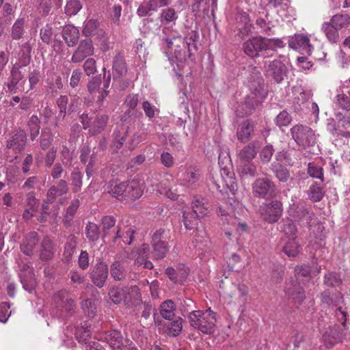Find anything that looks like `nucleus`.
Wrapping results in <instances>:
<instances>
[{"label":"nucleus","mask_w":350,"mask_h":350,"mask_svg":"<svg viewBox=\"0 0 350 350\" xmlns=\"http://www.w3.org/2000/svg\"><path fill=\"white\" fill-rule=\"evenodd\" d=\"M258 152V142L252 141L244 146L239 152L238 157L240 161H252Z\"/></svg>","instance_id":"nucleus-28"},{"label":"nucleus","mask_w":350,"mask_h":350,"mask_svg":"<svg viewBox=\"0 0 350 350\" xmlns=\"http://www.w3.org/2000/svg\"><path fill=\"white\" fill-rule=\"evenodd\" d=\"M142 105L146 116L150 120L155 118L157 115H159L160 112L159 109L149 101L144 100Z\"/></svg>","instance_id":"nucleus-64"},{"label":"nucleus","mask_w":350,"mask_h":350,"mask_svg":"<svg viewBox=\"0 0 350 350\" xmlns=\"http://www.w3.org/2000/svg\"><path fill=\"white\" fill-rule=\"evenodd\" d=\"M69 191L68 183L65 179H58L56 185H51L46 192L48 201L55 202L57 196H62Z\"/></svg>","instance_id":"nucleus-22"},{"label":"nucleus","mask_w":350,"mask_h":350,"mask_svg":"<svg viewBox=\"0 0 350 350\" xmlns=\"http://www.w3.org/2000/svg\"><path fill=\"white\" fill-rule=\"evenodd\" d=\"M25 18H19L16 20L12 27L11 37L12 40H18L22 38L25 33Z\"/></svg>","instance_id":"nucleus-45"},{"label":"nucleus","mask_w":350,"mask_h":350,"mask_svg":"<svg viewBox=\"0 0 350 350\" xmlns=\"http://www.w3.org/2000/svg\"><path fill=\"white\" fill-rule=\"evenodd\" d=\"M265 68L267 76L271 77L277 83L284 80V77L287 72L285 64L278 59L265 62Z\"/></svg>","instance_id":"nucleus-13"},{"label":"nucleus","mask_w":350,"mask_h":350,"mask_svg":"<svg viewBox=\"0 0 350 350\" xmlns=\"http://www.w3.org/2000/svg\"><path fill=\"white\" fill-rule=\"evenodd\" d=\"M109 296L115 304H119L124 300L127 305H129V304H133L132 298L137 300L140 297V291L137 286L123 288L113 286L109 291Z\"/></svg>","instance_id":"nucleus-9"},{"label":"nucleus","mask_w":350,"mask_h":350,"mask_svg":"<svg viewBox=\"0 0 350 350\" xmlns=\"http://www.w3.org/2000/svg\"><path fill=\"white\" fill-rule=\"evenodd\" d=\"M83 178V174L79 169L77 168L72 171L70 175V181L72 193H76L81 190Z\"/></svg>","instance_id":"nucleus-42"},{"label":"nucleus","mask_w":350,"mask_h":350,"mask_svg":"<svg viewBox=\"0 0 350 350\" xmlns=\"http://www.w3.org/2000/svg\"><path fill=\"white\" fill-rule=\"evenodd\" d=\"M249 87L250 94L246 96L236 107L235 112L238 116L244 117L253 114L256 107L267 97V92L264 89V80L256 68H253L252 77L249 80Z\"/></svg>","instance_id":"nucleus-1"},{"label":"nucleus","mask_w":350,"mask_h":350,"mask_svg":"<svg viewBox=\"0 0 350 350\" xmlns=\"http://www.w3.org/2000/svg\"><path fill=\"white\" fill-rule=\"evenodd\" d=\"M324 284L330 287L338 286L342 284L340 275L336 272H328L324 275Z\"/></svg>","instance_id":"nucleus-59"},{"label":"nucleus","mask_w":350,"mask_h":350,"mask_svg":"<svg viewBox=\"0 0 350 350\" xmlns=\"http://www.w3.org/2000/svg\"><path fill=\"white\" fill-rule=\"evenodd\" d=\"M41 121L37 115L30 116L27 122V131L31 141H34L38 136L41 129Z\"/></svg>","instance_id":"nucleus-36"},{"label":"nucleus","mask_w":350,"mask_h":350,"mask_svg":"<svg viewBox=\"0 0 350 350\" xmlns=\"http://www.w3.org/2000/svg\"><path fill=\"white\" fill-rule=\"evenodd\" d=\"M204 200L203 198L199 197H194L193 200L191 202V213H193L194 215L200 218L204 217L208 213V207L205 205Z\"/></svg>","instance_id":"nucleus-39"},{"label":"nucleus","mask_w":350,"mask_h":350,"mask_svg":"<svg viewBox=\"0 0 350 350\" xmlns=\"http://www.w3.org/2000/svg\"><path fill=\"white\" fill-rule=\"evenodd\" d=\"M60 160L61 163H62L66 167H70L73 165L72 152L66 146H63L60 151Z\"/></svg>","instance_id":"nucleus-60"},{"label":"nucleus","mask_w":350,"mask_h":350,"mask_svg":"<svg viewBox=\"0 0 350 350\" xmlns=\"http://www.w3.org/2000/svg\"><path fill=\"white\" fill-rule=\"evenodd\" d=\"M184 39L187 47L189 58L191 59L198 49L197 42L199 40V33L196 29L188 31Z\"/></svg>","instance_id":"nucleus-32"},{"label":"nucleus","mask_w":350,"mask_h":350,"mask_svg":"<svg viewBox=\"0 0 350 350\" xmlns=\"http://www.w3.org/2000/svg\"><path fill=\"white\" fill-rule=\"evenodd\" d=\"M83 129H89V134L94 136L101 133L105 129L109 120V116L106 114L88 113L83 112L79 116Z\"/></svg>","instance_id":"nucleus-4"},{"label":"nucleus","mask_w":350,"mask_h":350,"mask_svg":"<svg viewBox=\"0 0 350 350\" xmlns=\"http://www.w3.org/2000/svg\"><path fill=\"white\" fill-rule=\"evenodd\" d=\"M237 172L242 178H253L257 174V168L252 161H240L237 167Z\"/></svg>","instance_id":"nucleus-37"},{"label":"nucleus","mask_w":350,"mask_h":350,"mask_svg":"<svg viewBox=\"0 0 350 350\" xmlns=\"http://www.w3.org/2000/svg\"><path fill=\"white\" fill-rule=\"evenodd\" d=\"M270 169L280 183H286L291 177L289 170L280 162L274 161L271 163Z\"/></svg>","instance_id":"nucleus-33"},{"label":"nucleus","mask_w":350,"mask_h":350,"mask_svg":"<svg viewBox=\"0 0 350 350\" xmlns=\"http://www.w3.org/2000/svg\"><path fill=\"white\" fill-rule=\"evenodd\" d=\"M75 337L81 345L90 340L91 338V331L90 325L87 322H84L83 325L77 327Z\"/></svg>","instance_id":"nucleus-46"},{"label":"nucleus","mask_w":350,"mask_h":350,"mask_svg":"<svg viewBox=\"0 0 350 350\" xmlns=\"http://www.w3.org/2000/svg\"><path fill=\"white\" fill-rule=\"evenodd\" d=\"M92 282L98 288H103L109 275V267L107 264L100 258L96 260L89 272Z\"/></svg>","instance_id":"nucleus-11"},{"label":"nucleus","mask_w":350,"mask_h":350,"mask_svg":"<svg viewBox=\"0 0 350 350\" xmlns=\"http://www.w3.org/2000/svg\"><path fill=\"white\" fill-rule=\"evenodd\" d=\"M126 338H124L121 332L118 329L107 331L103 335V341L109 345L111 350H122Z\"/></svg>","instance_id":"nucleus-21"},{"label":"nucleus","mask_w":350,"mask_h":350,"mask_svg":"<svg viewBox=\"0 0 350 350\" xmlns=\"http://www.w3.org/2000/svg\"><path fill=\"white\" fill-rule=\"evenodd\" d=\"M31 46L29 42H25L21 46L19 52V62L22 66H27L31 61Z\"/></svg>","instance_id":"nucleus-53"},{"label":"nucleus","mask_w":350,"mask_h":350,"mask_svg":"<svg viewBox=\"0 0 350 350\" xmlns=\"http://www.w3.org/2000/svg\"><path fill=\"white\" fill-rule=\"evenodd\" d=\"M112 135L113 138V147L116 150H118L122 147L126 141L127 131L123 127H121L119 129H116L113 131Z\"/></svg>","instance_id":"nucleus-51"},{"label":"nucleus","mask_w":350,"mask_h":350,"mask_svg":"<svg viewBox=\"0 0 350 350\" xmlns=\"http://www.w3.org/2000/svg\"><path fill=\"white\" fill-rule=\"evenodd\" d=\"M27 133L23 129H18L11 134L6 143L8 149L21 152L25 149L27 143Z\"/></svg>","instance_id":"nucleus-20"},{"label":"nucleus","mask_w":350,"mask_h":350,"mask_svg":"<svg viewBox=\"0 0 350 350\" xmlns=\"http://www.w3.org/2000/svg\"><path fill=\"white\" fill-rule=\"evenodd\" d=\"M290 134L295 142L304 149L314 146L317 142L314 131L306 125L297 124L293 126Z\"/></svg>","instance_id":"nucleus-5"},{"label":"nucleus","mask_w":350,"mask_h":350,"mask_svg":"<svg viewBox=\"0 0 350 350\" xmlns=\"http://www.w3.org/2000/svg\"><path fill=\"white\" fill-rule=\"evenodd\" d=\"M191 326L204 334H213L215 330V313L209 308L206 310H194L189 313Z\"/></svg>","instance_id":"nucleus-2"},{"label":"nucleus","mask_w":350,"mask_h":350,"mask_svg":"<svg viewBox=\"0 0 350 350\" xmlns=\"http://www.w3.org/2000/svg\"><path fill=\"white\" fill-rule=\"evenodd\" d=\"M308 198L312 202L321 201L324 196L323 187L321 183L314 182L307 191Z\"/></svg>","instance_id":"nucleus-40"},{"label":"nucleus","mask_w":350,"mask_h":350,"mask_svg":"<svg viewBox=\"0 0 350 350\" xmlns=\"http://www.w3.org/2000/svg\"><path fill=\"white\" fill-rule=\"evenodd\" d=\"M157 10V0H149L142 3L137 10V14L139 17L151 15L150 12Z\"/></svg>","instance_id":"nucleus-47"},{"label":"nucleus","mask_w":350,"mask_h":350,"mask_svg":"<svg viewBox=\"0 0 350 350\" xmlns=\"http://www.w3.org/2000/svg\"><path fill=\"white\" fill-rule=\"evenodd\" d=\"M178 18L177 12L172 8L163 9L159 17L161 25L171 27L176 25Z\"/></svg>","instance_id":"nucleus-34"},{"label":"nucleus","mask_w":350,"mask_h":350,"mask_svg":"<svg viewBox=\"0 0 350 350\" xmlns=\"http://www.w3.org/2000/svg\"><path fill=\"white\" fill-rule=\"evenodd\" d=\"M171 240L170 230L165 228L156 230L151 236L152 247V258L156 260H161L166 256L169 252V242Z\"/></svg>","instance_id":"nucleus-3"},{"label":"nucleus","mask_w":350,"mask_h":350,"mask_svg":"<svg viewBox=\"0 0 350 350\" xmlns=\"http://www.w3.org/2000/svg\"><path fill=\"white\" fill-rule=\"evenodd\" d=\"M55 253V244L49 236H44L40 245V259L49 261L53 259Z\"/></svg>","instance_id":"nucleus-23"},{"label":"nucleus","mask_w":350,"mask_h":350,"mask_svg":"<svg viewBox=\"0 0 350 350\" xmlns=\"http://www.w3.org/2000/svg\"><path fill=\"white\" fill-rule=\"evenodd\" d=\"M77 244V238L74 234H70L64 245V255L69 259L75 252Z\"/></svg>","instance_id":"nucleus-56"},{"label":"nucleus","mask_w":350,"mask_h":350,"mask_svg":"<svg viewBox=\"0 0 350 350\" xmlns=\"http://www.w3.org/2000/svg\"><path fill=\"white\" fill-rule=\"evenodd\" d=\"M53 141V135L51 129L49 126L44 127L41 130L39 137V143L41 149L43 150L49 148Z\"/></svg>","instance_id":"nucleus-43"},{"label":"nucleus","mask_w":350,"mask_h":350,"mask_svg":"<svg viewBox=\"0 0 350 350\" xmlns=\"http://www.w3.org/2000/svg\"><path fill=\"white\" fill-rule=\"evenodd\" d=\"M321 31L324 33L328 42L332 44L340 42V37L338 29L334 27L331 23L324 22L321 25Z\"/></svg>","instance_id":"nucleus-35"},{"label":"nucleus","mask_w":350,"mask_h":350,"mask_svg":"<svg viewBox=\"0 0 350 350\" xmlns=\"http://www.w3.org/2000/svg\"><path fill=\"white\" fill-rule=\"evenodd\" d=\"M345 329L340 325L334 324L326 328L322 336V341L326 348H332L334 345L340 343L346 338Z\"/></svg>","instance_id":"nucleus-12"},{"label":"nucleus","mask_w":350,"mask_h":350,"mask_svg":"<svg viewBox=\"0 0 350 350\" xmlns=\"http://www.w3.org/2000/svg\"><path fill=\"white\" fill-rule=\"evenodd\" d=\"M285 294L289 299L297 304H300L305 299V292L302 286L292 280L286 282Z\"/></svg>","instance_id":"nucleus-18"},{"label":"nucleus","mask_w":350,"mask_h":350,"mask_svg":"<svg viewBox=\"0 0 350 350\" xmlns=\"http://www.w3.org/2000/svg\"><path fill=\"white\" fill-rule=\"evenodd\" d=\"M109 271L115 281L126 280L129 273L125 262L120 260L113 261L110 265Z\"/></svg>","instance_id":"nucleus-24"},{"label":"nucleus","mask_w":350,"mask_h":350,"mask_svg":"<svg viewBox=\"0 0 350 350\" xmlns=\"http://www.w3.org/2000/svg\"><path fill=\"white\" fill-rule=\"evenodd\" d=\"M56 35V29L49 24L46 25L40 31V39L46 44L52 43Z\"/></svg>","instance_id":"nucleus-49"},{"label":"nucleus","mask_w":350,"mask_h":350,"mask_svg":"<svg viewBox=\"0 0 350 350\" xmlns=\"http://www.w3.org/2000/svg\"><path fill=\"white\" fill-rule=\"evenodd\" d=\"M200 219L197 217L191 211H183V221L187 230H191L196 228L198 225V220Z\"/></svg>","instance_id":"nucleus-55"},{"label":"nucleus","mask_w":350,"mask_h":350,"mask_svg":"<svg viewBox=\"0 0 350 350\" xmlns=\"http://www.w3.org/2000/svg\"><path fill=\"white\" fill-rule=\"evenodd\" d=\"M62 37L69 47L75 46L79 39L80 33L79 29L72 25H67L64 27L62 31Z\"/></svg>","instance_id":"nucleus-27"},{"label":"nucleus","mask_w":350,"mask_h":350,"mask_svg":"<svg viewBox=\"0 0 350 350\" xmlns=\"http://www.w3.org/2000/svg\"><path fill=\"white\" fill-rule=\"evenodd\" d=\"M328 22L340 30L350 25V16L347 14H337L334 15Z\"/></svg>","instance_id":"nucleus-44"},{"label":"nucleus","mask_w":350,"mask_h":350,"mask_svg":"<svg viewBox=\"0 0 350 350\" xmlns=\"http://www.w3.org/2000/svg\"><path fill=\"white\" fill-rule=\"evenodd\" d=\"M282 250L288 257L295 258L299 253L301 245L293 239L284 245Z\"/></svg>","instance_id":"nucleus-54"},{"label":"nucleus","mask_w":350,"mask_h":350,"mask_svg":"<svg viewBox=\"0 0 350 350\" xmlns=\"http://www.w3.org/2000/svg\"><path fill=\"white\" fill-rule=\"evenodd\" d=\"M290 48L308 53L311 50L310 39L304 34H295L288 41Z\"/></svg>","instance_id":"nucleus-25"},{"label":"nucleus","mask_w":350,"mask_h":350,"mask_svg":"<svg viewBox=\"0 0 350 350\" xmlns=\"http://www.w3.org/2000/svg\"><path fill=\"white\" fill-rule=\"evenodd\" d=\"M288 215L301 225L310 226V222L314 216L311 206L303 201L290 204L288 210Z\"/></svg>","instance_id":"nucleus-8"},{"label":"nucleus","mask_w":350,"mask_h":350,"mask_svg":"<svg viewBox=\"0 0 350 350\" xmlns=\"http://www.w3.org/2000/svg\"><path fill=\"white\" fill-rule=\"evenodd\" d=\"M100 230L97 224L88 222L85 226V235L89 241H97L100 238Z\"/></svg>","instance_id":"nucleus-52"},{"label":"nucleus","mask_w":350,"mask_h":350,"mask_svg":"<svg viewBox=\"0 0 350 350\" xmlns=\"http://www.w3.org/2000/svg\"><path fill=\"white\" fill-rule=\"evenodd\" d=\"M252 189L255 197L265 200L275 198L278 193L275 183L267 176L256 178Z\"/></svg>","instance_id":"nucleus-6"},{"label":"nucleus","mask_w":350,"mask_h":350,"mask_svg":"<svg viewBox=\"0 0 350 350\" xmlns=\"http://www.w3.org/2000/svg\"><path fill=\"white\" fill-rule=\"evenodd\" d=\"M254 135V122L250 119L242 121L237 129V139L243 143L249 142Z\"/></svg>","instance_id":"nucleus-17"},{"label":"nucleus","mask_w":350,"mask_h":350,"mask_svg":"<svg viewBox=\"0 0 350 350\" xmlns=\"http://www.w3.org/2000/svg\"><path fill=\"white\" fill-rule=\"evenodd\" d=\"M291 121L292 117L286 110L282 111L274 119V123L280 128L287 126Z\"/></svg>","instance_id":"nucleus-63"},{"label":"nucleus","mask_w":350,"mask_h":350,"mask_svg":"<svg viewBox=\"0 0 350 350\" xmlns=\"http://www.w3.org/2000/svg\"><path fill=\"white\" fill-rule=\"evenodd\" d=\"M39 241L40 237L38 232L35 231L29 232L21 241L20 249L25 256H32Z\"/></svg>","instance_id":"nucleus-19"},{"label":"nucleus","mask_w":350,"mask_h":350,"mask_svg":"<svg viewBox=\"0 0 350 350\" xmlns=\"http://www.w3.org/2000/svg\"><path fill=\"white\" fill-rule=\"evenodd\" d=\"M123 200H135L142 196L143 191L139 183L135 180L124 182Z\"/></svg>","instance_id":"nucleus-26"},{"label":"nucleus","mask_w":350,"mask_h":350,"mask_svg":"<svg viewBox=\"0 0 350 350\" xmlns=\"http://www.w3.org/2000/svg\"><path fill=\"white\" fill-rule=\"evenodd\" d=\"M113 232L114 234L111 237L113 243H120L122 241L126 245H131L133 241L135 230L131 227L122 228L119 223Z\"/></svg>","instance_id":"nucleus-16"},{"label":"nucleus","mask_w":350,"mask_h":350,"mask_svg":"<svg viewBox=\"0 0 350 350\" xmlns=\"http://www.w3.org/2000/svg\"><path fill=\"white\" fill-rule=\"evenodd\" d=\"M57 297H59L62 300V306L65 310L72 314L74 312L76 308V304L73 299L70 297L69 293L66 291H59L57 294Z\"/></svg>","instance_id":"nucleus-48"},{"label":"nucleus","mask_w":350,"mask_h":350,"mask_svg":"<svg viewBox=\"0 0 350 350\" xmlns=\"http://www.w3.org/2000/svg\"><path fill=\"white\" fill-rule=\"evenodd\" d=\"M282 231L288 237L295 239L297 234V228L294 221L288 218L283 221V225L281 227Z\"/></svg>","instance_id":"nucleus-61"},{"label":"nucleus","mask_w":350,"mask_h":350,"mask_svg":"<svg viewBox=\"0 0 350 350\" xmlns=\"http://www.w3.org/2000/svg\"><path fill=\"white\" fill-rule=\"evenodd\" d=\"M94 51V48L90 38L82 40L72 55L71 62L75 64L81 62L86 57L92 55Z\"/></svg>","instance_id":"nucleus-14"},{"label":"nucleus","mask_w":350,"mask_h":350,"mask_svg":"<svg viewBox=\"0 0 350 350\" xmlns=\"http://www.w3.org/2000/svg\"><path fill=\"white\" fill-rule=\"evenodd\" d=\"M116 219L113 215L103 216L100 220L101 224V235L103 240L105 242L106 239L108 241H111V229L115 227Z\"/></svg>","instance_id":"nucleus-29"},{"label":"nucleus","mask_w":350,"mask_h":350,"mask_svg":"<svg viewBox=\"0 0 350 350\" xmlns=\"http://www.w3.org/2000/svg\"><path fill=\"white\" fill-rule=\"evenodd\" d=\"M154 325L159 329H163V332L169 336L176 337L179 336L183 330V320L180 317H175L170 322H164L158 314L155 312L153 314Z\"/></svg>","instance_id":"nucleus-10"},{"label":"nucleus","mask_w":350,"mask_h":350,"mask_svg":"<svg viewBox=\"0 0 350 350\" xmlns=\"http://www.w3.org/2000/svg\"><path fill=\"white\" fill-rule=\"evenodd\" d=\"M271 200L260 206V216L267 224H273L280 219L283 215L284 207L281 200L270 199Z\"/></svg>","instance_id":"nucleus-7"},{"label":"nucleus","mask_w":350,"mask_h":350,"mask_svg":"<svg viewBox=\"0 0 350 350\" xmlns=\"http://www.w3.org/2000/svg\"><path fill=\"white\" fill-rule=\"evenodd\" d=\"M98 27L99 23L97 20L90 19L85 22L82 33L86 37L91 36L94 34Z\"/></svg>","instance_id":"nucleus-62"},{"label":"nucleus","mask_w":350,"mask_h":350,"mask_svg":"<svg viewBox=\"0 0 350 350\" xmlns=\"http://www.w3.org/2000/svg\"><path fill=\"white\" fill-rule=\"evenodd\" d=\"M127 66L124 57L121 53H118L113 58L112 72L113 79H120L127 73Z\"/></svg>","instance_id":"nucleus-31"},{"label":"nucleus","mask_w":350,"mask_h":350,"mask_svg":"<svg viewBox=\"0 0 350 350\" xmlns=\"http://www.w3.org/2000/svg\"><path fill=\"white\" fill-rule=\"evenodd\" d=\"M243 49L252 58L261 56L263 53V37L256 36L247 40L243 43Z\"/></svg>","instance_id":"nucleus-15"},{"label":"nucleus","mask_w":350,"mask_h":350,"mask_svg":"<svg viewBox=\"0 0 350 350\" xmlns=\"http://www.w3.org/2000/svg\"><path fill=\"white\" fill-rule=\"evenodd\" d=\"M275 152L273 146L271 144L265 145L260 151L259 159L262 163L267 164L271 160Z\"/></svg>","instance_id":"nucleus-58"},{"label":"nucleus","mask_w":350,"mask_h":350,"mask_svg":"<svg viewBox=\"0 0 350 350\" xmlns=\"http://www.w3.org/2000/svg\"><path fill=\"white\" fill-rule=\"evenodd\" d=\"M21 282L23 288L29 293H32L37 286V282L34 275L31 273L21 276Z\"/></svg>","instance_id":"nucleus-57"},{"label":"nucleus","mask_w":350,"mask_h":350,"mask_svg":"<svg viewBox=\"0 0 350 350\" xmlns=\"http://www.w3.org/2000/svg\"><path fill=\"white\" fill-rule=\"evenodd\" d=\"M321 301L327 304L328 306H337L340 304L344 303V297L343 295L340 293H338L335 295V297L333 298L331 295V292L329 290H325L321 294Z\"/></svg>","instance_id":"nucleus-41"},{"label":"nucleus","mask_w":350,"mask_h":350,"mask_svg":"<svg viewBox=\"0 0 350 350\" xmlns=\"http://www.w3.org/2000/svg\"><path fill=\"white\" fill-rule=\"evenodd\" d=\"M176 306L172 299H167L161 303L159 306V312L162 318L165 320H172L176 317Z\"/></svg>","instance_id":"nucleus-38"},{"label":"nucleus","mask_w":350,"mask_h":350,"mask_svg":"<svg viewBox=\"0 0 350 350\" xmlns=\"http://www.w3.org/2000/svg\"><path fill=\"white\" fill-rule=\"evenodd\" d=\"M79 206V200L76 199L71 202L70 204L66 208L64 218L63 219V223L65 226L68 227L71 225V222L74 218V216Z\"/></svg>","instance_id":"nucleus-50"},{"label":"nucleus","mask_w":350,"mask_h":350,"mask_svg":"<svg viewBox=\"0 0 350 350\" xmlns=\"http://www.w3.org/2000/svg\"><path fill=\"white\" fill-rule=\"evenodd\" d=\"M285 43L280 38H267L263 37V53L261 56L264 58L272 57L273 54H269L270 51H275L277 49L284 48Z\"/></svg>","instance_id":"nucleus-30"}]
</instances>
